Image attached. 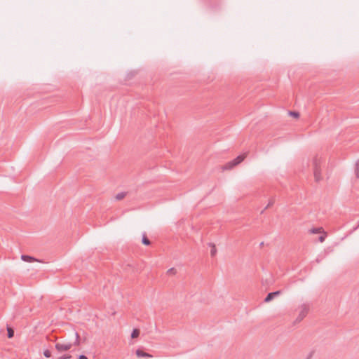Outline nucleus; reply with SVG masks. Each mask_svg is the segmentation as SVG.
I'll return each instance as SVG.
<instances>
[{"label":"nucleus","instance_id":"nucleus-9","mask_svg":"<svg viewBox=\"0 0 359 359\" xmlns=\"http://www.w3.org/2000/svg\"><path fill=\"white\" fill-rule=\"evenodd\" d=\"M140 330L138 329H134L131 333V338L135 339L139 337L140 335Z\"/></svg>","mask_w":359,"mask_h":359},{"label":"nucleus","instance_id":"nucleus-14","mask_svg":"<svg viewBox=\"0 0 359 359\" xmlns=\"http://www.w3.org/2000/svg\"><path fill=\"white\" fill-rule=\"evenodd\" d=\"M355 172L357 178H359V160L355 162Z\"/></svg>","mask_w":359,"mask_h":359},{"label":"nucleus","instance_id":"nucleus-22","mask_svg":"<svg viewBox=\"0 0 359 359\" xmlns=\"http://www.w3.org/2000/svg\"><path fill=\"white\" fill-rule=\"evenodd\" d=\"M78 359H88V358L86 355H80L79 356Z\"/></svg>","mask_w":359,"mask_h":359},{"label":"nucleus","instance_id":"nucleus-2","mask_svg":"<svg viewBox=\"0 0 359 359\" xmlns=\"http://www.w3.org/2000/svg\"><path fill=\"white\" fill-rule=\"evenodd\" d=\"M308 311H309V308L306 305H303L302 306V311H300L299 316H297V318H296L294 323H299L301 322L304 317L306 316L308 313Z\"/></svg>","mask_w":359,"mask_h":359},{"label":"nucleus","instance_id":"nucleus-10","mask_svg":"<svg viewBox=\"0 0 359 359\" xmlns=\"http://www.w3.org/2000/svg\"><path fill=\"white\" fill-rule=\"evenodd\" d=\"M7 335L9 339L13 337L14 330L11 327H7Z\"/></svg>","mask_w":359,"mask_h":359},{"label":"nucleus","instance_id":"nucleus-17","mask_svg":"<svg viewBox=\"0 0 359 359\" xmlns=\"http://www.w3.org/2000/svg\"><path fill=\"white\" fill-rule=\"evenodd\" d=\"M43 355L46 358H50L51 356V352L47 349L43 351Z\"/></svg>","mask_w":359,"mask_h":359},{"label":"nucleus","instance_id":"nucleus-23","mask_svg":"<svg viewBox=\"0 0 359 359\" xmlns=\"http://www.w3.org/2000/svg\"><path fill=\"white\" fill-rule=\"evenodd\" d=\"M309 232L311 233V234H314V226L311 228L309 230Z\"/></svg>","mask_w":359,"mask_h":359},{"label":"nucleus","instance_id":"nucleus-26","mask_svg":"<svg viewBox=\"0 0 359 359\" xmlns=\"http://www.w3.org/2000/svg\"><path fill=\"white\" fill-rule=\"evenodd\" d=\"M263 245H264V242H262V243H260V246H263Z\"/></svg>","mask_w":359,"mask_h":359},{"label":"nucleus","instance_id":"nucleus-19","mask_svg":"<svg viewBox=\"0 0 359 359\" xmlns=\"http://www.w3.org/2000/svg\"><path fill=\"white\" fill-rule=\"evenodd\" d=\"M72 358V355H64L60 357H59L57 359H70Z\"/></svg>","mask_w":359,"mask_h":359},{"label":"nucleus","instance_id":"nucleus-18","mask_svg":"<svg viewBox=\"0 0 359 359\" xmlns=\"http://www.w3.org/2000/svg\"><path fill=\"white\" fill-rule=\"evenodd\" d=\"M168 274H175L176 273V269L175 268H170L167 271Z\"/></svg>","mask_w":359,"mask_h":359},{"label":"nucleus","instance_id":"nucleus-12","mask_svg":"<svg viewBox=\"0 0 359 359\" xmlns=\"http://www.w3.org/2000/svg\"><path fill=\"white\" fill-rule=\"evenodd\" d=\"M126 192H120L116 195L115 198L116 200L120 201V200L123 199L126 196Z\"/></svg>","mask_w":359,"mask_h":359},{"label":"nucleus","instance_id":"nucleus-6","mask_svg":"<svg viewBox=\"0 0 359 359\" xmlns=\"http://www.w3.org/2000/svg\"><path fill=\"white\" fill-rule=\"evenodd\" d=\"M21 259H22V260L27 262H32L34 261H37V259H35L34 257L29 256V255H22L21 256Z\"/></svg>","mask_w":359,"mask_h":359},{"label":"nucleus","instance_id":"nucleus-4","mask_svg":"<svg viewBox=\"0 0 359 359\" xmlns=\"http://www.w3.org/2000/svg\"><path fill=\"white\" fill-rule=\"evenodd\" d=\"M280 294V291L269 292L264 299V302L268 303Z\"/></svg>","mask_w":359,"mask_h":359},{"label":"nucleus","instance_id":"nucleus-20","mask_svg":"<svg viewBox=\"0 0 359 359\" xmlns=\"http://www.w3.org/2000/svg\"><path fill=\"white\" fill-rule=\"evenodd\" d=\"M274 203V200L273 199H271L268 203V205H266V207L264 208V210L267 209L268 208L271 207V205H273Z\"/></svg>","mask_w":359,"mask_h":359},{"label":"nucleus","instance_id":"nucleus-7","mask_svg":"<svg viewBox=\"0 0 359 359\" xmlns=\"http://www.w3.org/2000/svg\"><path fill=\"white\" fill-rule=\"evenodd\" d=\"M245 158V155H240V156H237L236 158H234L233 160V161L234 162L233 164L236 165H238L244 160Z\"/></svg>","mask_w":359,"mask_h":359},{"label":"nucleus","instance_id":"nucleus-24","mask_svg":"<svg viewBox=\"0 0 359 359\" xmlns=\"http://www.w3.org/2000/svg\"><path fill=\"white\" fill-rule=\"evenodd\" d=\"M311 357H312V352L310 353V354L309 355L307 359H311Z\"/></svg>","mask_w":359,"mask_h":359},{"label":"nucleus","instance_id":"nucleus-5","mask_svg":"<svg viewBox=\"0 0 359 359\" xmlns=\"http://www.w3.org/2000/svg\"><path fill=\"white\" fill-rule=\"evenodd\" d=\"M135 353H136L137 356L139 358H151L152 357V355L151 354L146 353L141 349L136 350Z\"/></svg>","mask_w":359,"mask_h":359},{"label":"nucleus","instance_id":"nucleus-11","mask_svg":"<svg viewBox=\"0 0 359 359\" xmlns=\"http://www.w3.org/2000/svg\"><path fill=\"white\" fill-rule=\"evenodd\" d=\"M210 245L212 247V249L210 250V255L212 257L215 256L217 253V249L215 244L210 243Z\"/></svg>","mask_w":359,"mask_h":359},{"label":"nucleus","instance_id":"nucleus-16","mask_svg":"<svg viewBox=\"0 0 359 359\" xmlns=\"http://www.w3.org/2000/svg\"><path fill=\"white\" fill-rule=\"evenodd\" d=\"M74 334H75V337H76V341L74 343V344L76 345V346H78L79 344V343H80V341H79V334L76 332H74Z\"/></svg>","mask_w":359,"mask_h":359},{"label":"nucleus","instance_id":"nucleus-13","mask_svg":"<svg viewBox=\"0 0 359 359\" xmlns=\"http://www.w3.org/2000/svg\"><path fill=\"white\" fill-rule=\"evenodd\" d=\"M142 243L145 245H149L151 243L149 238L144 234L142 236Z\"/></svg>","mask_w":359,"mask_h":359},{"label":"nucleus","instance_id":"nucleus-1","mask_svg":"<svg viewBox=\"0 0 359 359\" xmlns=\"http://www.w3.org/2000/svg\"><path fill=\"white\" fill-rule=\"evenodd\" d=\"M72 346L73 344L69 342L65 344L58 342L55 344V347L58 352H62L69 350L72 347Z\"/></svg>","mask_w":359,"mask_h":359},{"label":"nucleus","instance_id":"nucleus-25","mask_svg":"<svg viewBox=\"0 0 359 359\" xmlns=\"http://www.w3.org/2000/svg\"><path fill=\"white\" fill-rule=\"evenodd\" d=\"M359 227V220H358V224L356 227L354 228V230L357 229Z\"/></svg>","mask_w":359,"mask_h":359},{"label":"nucleus","instance_id":"nucleus-8","mask_svg":"<svg viewBox=\"0 0 359 359\" xmlns=\"http://www.w3.org/2000/svg\"><path fill=\"white\" fill-rule=\"evenodd\" d=\"M233 163H234V162L233 161L227 163L226 164H225L223 166V170H231V169H232L233 167H235L236 165H234Z\"/></svg>","mask_w":359,"mask_h":359},{"label":"nucleus","instance_id":"nucleus-3","mask_svg":"<svg viewBox=\"0 0 359 359\" xmlns=\"http://www.w3.org/2000/svg\"><path fill=\"white\" fill-rule=\"evenodd\" d=\"M316 234H320V236L318 237V240L320 243H323L327 237V233L324 231L322 227H316Z\"/></svg>","mask_w":359,"mask_h":359},{"label":"nucleus","instance_id":"nucleus-21","mask_svg":"<svg viewBox=\"0 0 359 359\" xmlns=\"http://www.w3.org/2000/svg\"><path fill=\"white\" fill-rule=\"evenodd\" d=\"M315 176H316V182L320 180V177L318 176V169H317L316 166V174H315Z\"/></svg>","mask_w":359,"mask_h":359},{"label":"nucleus","instance_id":"nucleus-15","mask_svg":"<svg viewBox=\"0 0 359 359\" xmlns=\"http://www.w3.org/2000/svg\"><path fill=\"white\" fill-rule=\"evenodd\" d=\"M288 114L294 118H298L299 116V113L295 111H289Z\"/></svg>","mask_w":359,"mask_h":359}]
</instances>
